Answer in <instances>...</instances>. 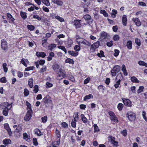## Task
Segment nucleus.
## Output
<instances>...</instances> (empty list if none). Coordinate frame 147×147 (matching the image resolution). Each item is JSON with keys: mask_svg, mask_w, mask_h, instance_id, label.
Returning a JSON list of instances; mask_svg holds the SVG:
<instances>
[{"mask_svg": "<svg viewBox=\"0 0 147 147\" xmlns=\"http://www.w3.org/2000/svg\"><path fill=\"white\" fill-rule=\"evenodd\" d=\"M26 104L27 107V109L28 110L27 111H29L30 113L32 112L31 104L27 101L26 102Z\"/></svg>", "mask_w": 147, "mask_h": 147, "instance_id": "14", "label": "nucleus"}, {"mask_svg": "<svg viewBox=\"0 0 147 147\" xmlns=\"http://www.w3.org/2000/svg\"><path fill=\"white\" fill-rule=\"evenodd\" d=\"M0 82L3 83H6V80L5 78V77H3L1 78L0 79Z\"/></svg>", "mask_w": 147, "mask_h": 147, "instance_id": "62", "label": "nucleus"}, {"mask_svg": "<svg viewBox=\"0 0 147 147\" xmlns=\"http://www.w3.org/2000/svg\"><path fill=\"white\" fill-rule=\"evenodd\" d=\"M55 134L57 137L58 138H60V137L61 135L60 132L57 129H56Z\"/></svg>", "mask_w": 147, "mask_h": 147, "instance_id": "59", "label": "nucleus"}, {"mask_svg": "<svg viewBox=\"0 0 147 147\" xmlns=\"http://www.w3.org/2000/svg\"><path fill=\"white\" fill-rule=\"evenodd\" d=\"M7 64L6 63H4L3 64V67L4 69V71L5 72H6L7 71V68L6 67Z\"/></svg>", "mask_w": 147, "mask_h": 147, "instance_id": "45", "label": "nucleus"}, {"mask_svg": "<svg viewBox=\"0 0 147 147\" xmlns=\"http://www.w3.org/2000/svg\"><path fill=\"white\" fill-rule=\"evenodd\" d=\"M76 121L72 120V121L71 123V125L73 127L75 128L76 127Z\"/></svg>", "mask_w": 147, "mask_h": 147, "instance_id": "47", "label": "nucleus"}, {"mask_svg": "<svg viewBox=\"0 0 147 147\" xmlns=\"http://www.w3.org/2000/svg\"><path fill=\"white\" fill-rule=\"evenodd\" d=\"M138 64L140 66H145L146 67H147V64L143 61H139L138 62Z\"/></svg>", "mask_w": 147, "mask_h": 147, "instance_id": "34", "label": "nucleus"}, {"mask_svg": "<svg viewBox=\"0 0 147 147\" xmlns=\"http://www.w3.org/2000/svg\"><path fill=\"white\" fill-rule=\"evenodd\" d=\"M144 87L143 86H141L139 87L137 91V92L138 94L140 93L143 91Z\"/></svg>", "mask_w": 147, "mask_h": 147, "instance_id": "48", "label": "nucleus"}, {"mask_svg": "<svg viewBox=\"0 0 147 147\" xmlns=\"http://www.w3.org/2000/svg\"><path fill=\"white\" fill-rule=\"evenodd\" d=\"M28 63L27 59H22L21 61V63H22L24 66L27 67V64Z\"/></svg>", "mask_w": 147, "mask_h": 147, "instance_id": "26", "label": "nucleus"}, {"mask_svg": "<svg viewBox=\"0 0 147 147\" xmlns=\"http://www.w3.org/2000/svg\"><path fill=\"white\" fill-rule=\"evenodd\" d=\"M122 99L125 105L129 107L132 106V104L129 99L125 98H122Z\"/></svg>", "mask_w": 147, "mask_h": 147, "instance_id": "6", "label": "nucleus"}, {"mask_svg": "<svg viewBox=\"0 0 147 147\" xmlns=\"http://www.w3.org/2000/svg\"><path fill=\"white\" fill-rule=\"evenodd\" d=\"M120 38V37L118 35H115L113 37V39L115 41L118 40Z\"/></svg>", "mask_w": 147, "mask_h": 147, "instance_id": "53", "label": "nucleus"}, {"mask_svg": "<svg viewBox=\"0 0 147 147\" xmlns=\"http://www.w3.org/2000/svg\"><path fill=\"white\" fill-rule=\"evenodd\" d=\"M36 55L37 57H40L43 58L45 57L46 56L45 53L44 52H37L36 53Z\"/></svg>", "mask_w": 147, "mask_h": 147, "instance_id": "22", "label": "nucleus"}, {"mask_svg": "<svg viewBox=\"0 0 147 147\" xmlns=\"http://www.w3.org/2000/svg\"><path fill=\"white\" fill-rule=\"evenodd\" d=\"M126 117L130 121H133L136 119V115L133 112L128 111L126 114Z\"/></svg>", "mask_w": 147, "mask_h": 147, "instance_id": "1", "label": "nucleus"}, {"mask_svg": "<svg viewBox=\"0 0 147 147\" xmlns=\"http://www.w3.org/2000/svg\"><path fill=\"white\" fill-rule=\"evenodd\" d=\"M80 21L81 20H74L73 22L76 28L80 27L81 26Z\"/></svg>", "mask_w": 147, "mask_h": 147, "instance_id": "9", "label": "nucleus"}, {"mask_svg": "<svg viewBox=\"0 0 147 147\" xmlns=\"http://www.w3.org/2000/svg\"><path fill=\"white\" fill-rule=\"evenodd\" d=\"M74 49L75 51H78L80 50V47L79 45H76L75 46Z\"/></svg>", "mask_w": 147, "mask_h": 147, "instance_id": "63", "label": "nucleus"}, {"mask_svg": "<svg viewBox=\"0 0 147 147\" xmlns=\"http://www.w3.org/2000/svg\"><path fill=\"white\" fill-rule=\"evenodd\" d=\"M57 47L59 49H60L63 51L65 54L67 53V50L64 47L62 46H58Z\"/></svg>", "mask_w": 147, "mask_h": 147, "instance_id": "42", "label": "nucleus"}, {"mask_svg": "<svg viewBox=\"0 0 147 147\" xmlns=\"http://www.w3.org/2000/svg\"><path fill=\"white\" fill-rule=\"evenodd\" d=\"M24 94L25 96H27L29 94V92L27 89L25 88L24 90Z\"/></svg>", "mask_w": 147, "mask_h": 147, "instance_id": "50", "label": "nucleus"}, {"mask_svg": "<svg viewBox=\"0 0 147 147\" xmlns=\"http://www.w3.org/2000/svg\"><path fill=\"white\" fill-rule=\"evenodd\" d=\"M100 12L105 17H107L108 16V13L105 10L101 9L100 10Z\"/></svg>", "mask_w": 147, "mask_h": 147, "instance_id": "41", "label": "nucleus"}, {"mask_svg": "<svg viewBox=\"0 0 147 147\" xmlns=\"http://www.w3.org/2000/svg\"><path fill=\"white\" fill-rule=\"evenodd\" d=\"M11 141L9 139H5L3 141V143L5 145L11 144Z\"/></svg>", "mask_w": 147, "mask_h": 147, "instance_id": "23", "label": "nucleus"}, {"mask_svg": "<svg viewBox=\"0 0 147 147\" xmlns=\"http://www.w3.org/2000/svg\"><path fill=\"white\" fill-rule=\"evenodd\" d=\"M100 35L101 38L102 40H104L105 39L107 36V33L104 31H103L101 32Z\"/></svg>", "mask_w": 147, "mask_h": 147, "instance_id": "18", "label": "nucleus"}, {"mask_svg": "<svg viewBox=\"0 0 147 147\" xmlns=\"http://www.w3.org/2000/svg\"><path fill=\"white\" fill-rule=\"evenodd\" d=\"M47 67L45 66H43L41 68L40 70V73H43L46 71Z\"/></svg>", "mask_w": 147, "mask_h": 147, "instance_id": "52", "label": "nucleus"}, {"mask_svg": "<svg viewBox=\"0 0 147 147\" xmlns=\"http://www.w3.org/2000/svg\"><path fill=\"white\" fill-rule=\"evenodd\" d=\"M12 107V105H11L9 108L6 107L4 109V110L3 111V114L5 116H6L8 114V111Z\"/></svg>", "mask_w": 147, "mask_h": 147, "instance_id": "20", "label": "nucleus"}, {"mask_svg": "<svg viewBox=\"0 0 147 147\" xmlns=\"http://www.w3.org/2000/svg\"><path fill=\"white\" fill-rule=\"evenodd\" d=\"M43 100L44 103L47 104H51L52 102L51 98L49 95H47L45 97L43 98Z\"/></svg>", "mask_w": 147, "mask_h": 147, "instance_id": "5", "label": "nucleus"}, {"mask_svg": "<svg viewBox=\"0 0 147 147\" xmlns=\"http://www.w3.org/2000/svg\"><path fill=\"white\" fill-rule=\"evenodd\" d=\"M94 133L97 132L99 131L98 127L96 124H95L94 125Z\"/></svg>", "mask_w": 147, "mask_h": 147, "instance_id": "40", "label": "nucleus"}, {"mask_svg": "<svg viewBox=\"0 0 147 147\" xmlns=\"http://www.w3.org/2000/svg\"><path fill=\"white\" fill-rule=\"evenodd\" d=\"M68 53L70 55H71L72 56L76 57L78 55V53L76 51H68Z\"/></svg>", "mask_w": 147, "mask_h": 147, "instance_id": "19", "label": "nucleus"}, {"mask_svg": "<svg viewBox=\"0 0 147 147\" xmlns=\"http://www.w3.org/2000/svg\"><path fill=\"white\" fill-rule=\"evenodd\" d=\"M74 119H73V120L76 121H77L79 119L78 113H76L74 114Z\"/></svg>", "mask_w": 147, "mask_h": 147, "instance_id": "43", "label": "nucleus"}, {"mask_svg": "<svg viewBox=\"0 0 147 147\" xmlns=\"http://www.w3.org/2000/svg\"><path fill=\"white\" fill-rule=\"evenodd\" d=\"M132 20L135 23L136 25L137 26H138L141 25V22L138 18H134L132 19Z\"/></svg>", "mask_w": 147, "mask_h": 147, "instance_id": "16", "label": "nucleus"}, {"mask_svg": "<svg viewBox=\"0 0 147 147\" xmlns=\"http://www.w3.org/2000/svg\"><path fill=\"white\" fill-rule=\"evenodd\" d=\"M100 45V43L99 42L97 41L94 44H92L90 48V50L92 52H94L96 49Z\"/></svg>", "mask_w": 147, "mask_h": 147, "instance_id": "3", "label": "nucleus"}, {"mask_svg": "<svg viewBox=\"0 0 147 147\" xmlns=\"http://www.w3.org/2000/svg\"><path fill=\"white\" fill-rule=\"evenodd\" d=\"M126 46L128 49H131L132 48V42L131 40H129L127 42Z\"/></svg>", "mask_w": 147, "mask_h": 147, "instance_id": "25", "label": "nucleus"}, {"mask_svg": "<svg viewBox=\"0 0 147 147\" xmlns=\"http://www.w3.org/2000/svg\"><path fill=\"white\" fill-rule=\"evenodd\" d=\"M35 133L38 136H42L43 135L42 133L41 132L40 130L38 129H34Z\"/></svg>", "mask_w": 147, "mask_h": 147, "instance_id": "28", "label": "nucleus"}, {"mask_svg": "<svg viewBox=\"0 0 147 147\" xmlns=\"http://www.w3.org/2000/svg\"><path fill=\"white\" fill-rule=\"evenodd\" d=\"M7 42L4 40H1V46L2 49L3 50H5L7 48Z\"/></svg>", "mask_w": 147, "mask_h": 147, "instance_id": "10", "label": "nucleus"}, {"mask_svg": "<svg viewBox=\"0 0 147 147\" xmlns=\"http://www.w3.org/2000/svg\"><path fill=\"white\" fill-rule=\"evenodd\" d=\"M83 18L86 21L88 22V24H89L90 22H92V20L91 18V16L89 15H85L84 16Z\"/></svg>", "mask_w": 147, "mask_h": 147, "instance_id": "8", "label": "nucleus"}, {"mask_svg": "<svg viewBox=\"0 0 147 147\" xmlns=\"http://www.w3.org/2000/svg\"><path fill=\"white\" fill-rule=\"evenodd\" d=\"M46 88H49L52 87L53 86V84L48 82H47L46 83Z\"/></svg>", "mask_w": 147, "mask_h": 147, "instance_id": "55", "label": "nucleus"}, {"mask_svg": "<svg viewBox=\"0 0 147 147\" xmlns=\"http://www.w3.org/2000/svg\"><path fill=\"white\" fill-rule=\"evenodd\" d=\"M56 46V44H51L49 45L48 46V49L51 51H52Z\"/></svg>", "mask_w": 147, "mask_h": 147, "instance_id": "27", "label": "nucleus"}, {"mask_svg": "<svg viewBox=\"0 0 147 147\" xmlns=\"http://www.w3.org/2000/svg\"><path fill=\"white\" fill-rule=\"evenodd\" d=\"M81 117L82 120L84 123H86L87 122L88 120L85 117L84 115L82 114L81 115Z\"/></svg>", "mask_w": 147, "mask_h": 147, "instance_id": "29", "label": "nucleus"}, {"mask_svg": "<svg viewBox=\"0 0 147 147\" xmlns=\"http://www.w3.org/2000/svg\"><path fill=\"white\" fill-rule=\"evenodd\" d=\"M93 96L91 94H90L87 95L86 96L84 97V100H86L87 99H89L90 98H93Z\"/></svg>", "mask_w": 147, "mask_h": 147, "instance_id": "37", "label": "nucleus"}, {"mask_svg": "<svg viewBox=\"0 0 147 147\" xmlns=\"http://www.w3.org/2000/svg\"><path fill=\"white\" fill-rule=\"evenodd\" d=\"M111 119L113 122L116 123L118 121V120L115 115L112 117H111Z\"/></svg>", "mask_w": 147, "mask_h": 147, "instance_id": "36", "label": "nucleus"}, {"mask_svg": "<svg viewBox=\"0 0 147 147\" xmlns=\"http://www.w3.org/2000/svg\"><path fill=\"white\" fill-rule=\"evenodd\" d=\"M32 112L30 113L27 111L24 117V120L26 121L30 120L32 118Z\"/></svg>", "mask_w": 147, "mask_h": 147, "instance_id": "7", "label": "nucleus"}, {"mask_svg": "<svg viewBox=\"0 0 147 147\" xmlns=\"http://www.w3.org/2000/svg\"><path fill=\"white\" fill-rule=\"evenodd\" d=\"M38 90V86L37 85H35L34 87V91L35 93H37Z\"/></svg>", "mask_w": 147, "mask_h": 147, "instance_id": "61", "label": "nucleus"}, {"mask_svg": "<svg viewBox=\"0 0 147 147\" xmlns=\"http://www.w3.org/2000/svg\"><path fill=\"white\" fill-rule=\"evenodd\" d=\"M53 68L55 71H57V70L59 69V66L57 64H55L53 66Z\"/></svg>", "mask_w": 147, "mask_h": 147, "instance_id": "44", "label": "nucleus"}, {"mask_svg": "<svg viewBox=\"0 0 147 147\" xmlns=\"http://www.w3.org/2000/svg\"><path fill=\"white\" fill-rule=\"evenodd\" d=\"M65 63L73 64L74 63V61L73 59L69 58H68L65 60Z\"/></svg>", "mask_w": 147, "mask_h": 147, "instance_id": "30", "label": "nucleus"}, {"mask_svg": "<svg viewBox=\"0 0 147 147\" xmlns=\"http://www.w3.org/2000/svg\"><path fill=\"white\" fill-rule=\"evenodd\" d=\"M77 41L78 44L80 45L82 44L88 46H90V43L89 42L83 38L77 39Z\"/></svg>", "mask_w": 147, "mask_h": 147, "instance_id": "2", "label": "nucleus"}, {"mask_svg": "<svg viewBox=\"0 0 147 147\" xmlns=\"http://www.w3.org/2000/svg\"><path fill=\"white\" fill-rule=\"evenodd\" d=\"M4 128L7 131L8 134L9 135H11L12 134V132L11 131V129L9 127V124L8 123H5L4 124Z\"/></svg>", "mask_w": 147, "mask_h": 147, "instance_id": "13", "label": "nucleus"}, {"mask_svg": "<svg viewBox=\"0 0 147 147\" xmlns=\"http://www.w3.org/2000/svg\"><path fill=\"white\" fill-rule=\"evenodd\" d=\"M45 5L47 6L50 5V3L48 0H46L45 2H42Z\"/></svg>", "mask_w": 147, "mask_h": 147, "instance_id": "60", "label": "nucleus"}, {"mask_svg": "<svg viewBox=\"0 0 147 147\" xmlns=\"http://www.w3.org/2000/svg\"><path fill=\"white\" fill-rule=\"evenodd\" d=\"M33 80L32 78H30L29 79L28 81V84L29 87L32 88L33 86Z\"/></svg>", "mask_w": 147, "mask_h": 147, "instance_id": "32", "label": "nucleus"}, {"mask_svg": "<svg viewBox=\"0 0 147 147\" xmlns=\"http://www.w3.org/2000/svg\"><path fill=\"white\" fill-rule=\"evenodd\" d=\"M27 27L28 29L30 31L33 30L35 28V27L34 26L31 25H28Z\"/></svg>", "mask_w": 147, "mask_h": 147, "instance_id": "39", "label": "nucleus"}, {"mask_svg": "<svg viewBox=\"0 0 147 147\" xmlns=\"http://www.w3.org/2000/svg\"><path fill=\"white\" fill-rule=\"evenodd\" d=\"M42 121L43 123L46 122L47 120V116H45L41 118Z\"/></svg>", "mask_w": 147, "mask_h": 147, "instance_id": "51", "label": "nucleus"}, {"mask_svg": "<svg viewBox=\"0 0 147 147\" xmlns=\"http://www.w3.org/2000/svg\"><path fill=\"white\" fill-rule=\"evenodd\" d=\"M97 55L100 57H105L104 55V52L102 51L101 50L100 51V53H98L97 54Z\"/></svg>", "mask_w": 147, "mask_h": 147, "instance_id": "38", "label": "nucleus"}, {"mask_svg": "<svg viewBox=\"0 0 147 147\" xmlns=\"http://www.w3.org/2000/svg\"><path fill=\"white\" fill-rule=\"evenodd\" d=\"M120 69V67L119 65H115L113 69V71H115L117 73H118Z\"/></svg>", "mask_w": 147, "mask_h": 147, "instance_id": "24", "label": "nucleus"}, {"mask_svg": "<svg viewBox=\"0 0 147 147\" xmlns=\"http://www.w3.org/2000/svg\"><path fill=\"white\" fill-rule=\"evenodd\" d=\"M47 39H45L44 40H42V46L44 47H46V46L47 45Z\"/></svg>", "mask_w": 147, "mask_h": 147, "instance_id": "49", "label": "nucleus"}, {"mask_svg": "<svg viewBox=\"0 0 147 147\" xmlns=\"http://www.w3.org/2000/svg\"><path fill=\"white\" fill-rule=\"evenodd\" d=\"M33 144L35 146H37L38 145V142L36 138H34L33 139Z\"/></svg>", "mask_w": 147, "mask_h": 147, "instance_id": "64", "label": "nucleus"}, {"mask_svg": "<svg viewBox=\"0 0 147 147\" xmlns=\"http://www.w3.org/2000/svg\"><path fill=\"white\" fill-rule=\"evenodd\" d=\"M7 19L9 20V22L13 23L15 19L9 13H7Z\"/></svg>", "mask_w": 147, "mask_h": 147, "instance_id": "12", "label": "nucleus"}, {"mask_svg": "<svg viewBox=\"0 0 147 147\" xmlns=\"http://www.w3.org/2000/svg\"><path fill=\"white\" fill-rule=\"evenodd\" d=\"M20 15L23 19H25L27 18L26 13L24 12H21Z\"/></svg>", "mask_w": 147, "mask_h": 147, "instance_id": "35", "label": "nucleus"}, {"mask_svg": "<svg viewBox=\"0 0 147 147\" xmlns=\"http://www.w3.org/2000/svg\"><path fill=\"white\" fill-rule=\"evenodd\" d=\"M52 2L55 4H56L58 5L61 6L63 4V2L59 0H51Z\"/></svg>", "mask_w": 147, "mask_h": 147, "instance_id": "17", "label": "nucleus"}, {"mask_svg": "<svg viewBox=\"0 0 147 147\" xmlns=\"http://www.w3.org/2000/svg\"><path fill=\"white\" fill-rule=\"evenodd\" d=\"M131 81L133 82L138 83L139 82V81L135 77L133 76L131 78Z\"/></svg>", "mask_w": 147, "mask_h": 147, "instance_id": "33", "label": "nucleus"}, {"mask_svg": "<svg viewBox=\"0 0 147 147\" xmlns=\"http://www.w3.org/2000/svg\"><path fill=\"white\" fill-rule=\"evenodd\" d=\"M12 103L9 104L8 102H6L2 103L0 105L1 107L3 109H5L6 107L9 108V107L12 105H11Z\"/></svg>", "mask_w": 147, "mask_h": 147, "instance_id": "11", "label": "nucleus"}, {"mask_svg": "<svg viewBox=\"0 0 147 147\" xmlns=\"http://www.w3.org/2000/svg\"><path fill=\"white\" fill-rule=\"evenodd\" d=\"M127 18L126 16L124 15L122 18V22L123 24L125 26L127 24Z\"/></svg>", "mask_w": 147, "mask_h": 147, "instance_id": "21", "label": "nucleus"}, {"mask_svg": "<svg viewBox=\"0 0 147 147\" xmlns=\"http://www.w3.org/2000/svg\"><path fill=\"white\" fill-rule=\"evenodd\" d=\"M135 42L136 43L138 46H140L141 45L140 41V39L138 38L135 39Z\"/></svg>", "mask_w": 147, "mask_h": 147, "instance_id": "57", "label": "nucleus"}, {"mask_svg": "<svg viewBox=\"0 0 147 147\" xmlns=\"http://www.w3.org/2000/svg\"><path fill=\"white\" fill-rule=\"evenodd\" d=\"M120 82L121 80L120 79H119L117 81L116 83L114 85V86L116 88H117L119 87H120Z\"/></svg>", "mask_w": 147, "mask_h": 147, "instance_id": "31", "label": "nucleus"}, {"mask_svg": "<svg viewBox=\"0 0 147 147\" xmlns=\"http://www.w3.org/2000/svg\"><path fill=\"white\" fill-rule=\"evenodd\" d=\"M55 18L58 20L60 22H63L64 21V20L63 18H61L59 16H57L55 17Z\"/></svg>", "mask_w": 147, "mask_h": 147, "instance_id": "58", "label": "nucleus"}, {"mask_svg": "<svg viewBox=\"0 0 147 147\" xmlns=\"http://www.w3.org/2000/svg\"><path fill=\"white\" fill-rule=\"evenodd\" d=\"M33 17L34 18L37 19L39 21L41 20L42 19L41 18L37 15H34L33 16Z\"/></svg>", "mask_w": 147, "mask_h": 147, "instance_id": "56", "label": "nucleus"}, {"mask_svg": "<svg viewBox=\"0 0 147 147\" xmlns=\"http://www.w3.org/2000/svg\"><path fill=\"white\" fill-rule=\"evenodd\" d=\"M73 44V41L71 39L67 41V45L69 47H70Z\"/></svg>", "mask_w": 147, "mask_h": 147, "instance_id": "54", "label": "nucleus"}, {"mask_svg": "<svg viewBox=\"0 0 147 147\" xmlns=\"http://www.w3.org/2000/svg\"><path fill=\"white\" fill-rule=\"evenodd\" d=\"M123 107V105L122 103H119L118 105L117 108L120 111H121Z\"/></svg>", "mask_w": 147, "mask_h": 147, "instance_id": "46", "label": "nucleus"}, {"mask_svg": "<svg viewBox=\"0 0 147 147\" xmlns=\"http://www.w3.org/2000/svg\"><path fill=\"white\" fill-rule=\"evenodd\" d=\"M58 74V76L60 77L61 78H64L65 76V72L62 69H59Z\"/></svg>", "mask_w": 147, "mask_h": 147, "instance_id": "15", "label": "nucleus"}, {"mask_svg": "<svg viewBox=\"0 0 147 147\" xmlns=\"http://www.w3.org/2000/svg\"><path fill=\"white\" fill-rule=\"evenodd\" d=\"M109 140L113 144V146L116 147L118 146V142L115 140V139L114 137L112 136H109Z\"/></svg>", "mask_w": 147, "mask_h": 147, "instance_id": "4", "label": "nucleus"}]
</instances>
